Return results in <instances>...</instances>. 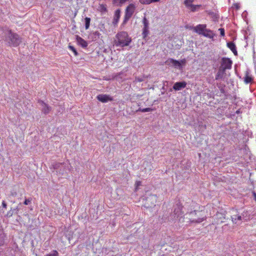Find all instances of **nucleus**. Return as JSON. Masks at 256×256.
Here are the masks:
<instances>
[{
	"label": "nucleus",
	"mask_w": 256,
	"mask_h": 256,
	"mask_svg": "<svg viewBox=\"0 0 256 256\" xmlns=\"http://www.w3.org/2000/svg\"><path fill=\"white\" fill-rule=\"evenodd\" d=\"M186 218L191 223H200L206 218V213L203 207L199 206L198 210H194L186 214Z\"/></svg>",
	"instance_id": "f257e3e1"
},
{
	"label": "nucleus",
	"mask_w": 256,
	"mask_h": 256,
	"mask_svg": "<svg viewBox=\"0 0 256 256\" xmlns=\"http://www.w3.org/2000/svg\"><path fill=\"white\" fill-rule=\"evenodd\" d=\"M131 41V38L126 32H120L116 34L114 43L116 46L124 47L128 46Z\"/></svg>",
	"instance_id": "f03ea898"
},
{
	"label": "nucleus",
	"mask_w": 256,
	"mask_h": 256,
	"mask_svg": "<svg viewBox=\"0 0 256 256\" xmlns=\"http://www.w3.org/2000/svg\"><path fill=\"white\" fill-rule=\"evenodd\" d=\"M4 40L10 46H17L21 42V38L16 33L12 32L11 30H8L5 32Z\"/></svg>",
	"instance_id": "7ed1b4c3"
},
{
	"label": "nucleus",
	"mask_w": 256,
	"mask_h": 256,
	"mask_svg": "<svg viewBox=\"0 0 256 256\" xmlns=\"http://www.w3.org/2000/svg\"><path fill=\"white\" fill-rule=\"evenodd\" d=\"M136 10V6L133 4H130L126 8L122 24L124 25L133 15Z\"/></svg>",
	"instance_id": "20e7f679"
},
{
	"label": "nucleus",
	"mask_w": 256,
	"mask_h": 256,
	"mask_svg": "<svg viewBox=\"0 0 256 256\" xmlns=\"http://www.w3.org/2000/svg\"><path fill=\"white\" fill-rule=\"evenodd\" d=\"M183 206L180 203L177 204L175 206L174 208V217H176L178 218H179V220H181V218L182 220L184 219L183 218L184 212L182 211ZM183 222V220H182Z\"/></svg>",
	"instance_id": "39448f33"
},
{
	"label": "nucleus",
	"mask_w": 256,
	"mask_h": 256,
	"mask_svg": "<svg viewBox=\"0 0 256 256\" xmlns=\"http://www.w3.org/2000/svg\"><path fill=\"white\" fill-rule=\"evenodd\" d=\"M195 0H184V4L185 6L189 9L192 12L198 11V8L201 6L200 4H193L192 2Z\"/></svg>",
	"instance_id": "423d86ee"
},
{
	"label": "nucleus",
	"mask_w": 256,
	"mask_h": 256,
	"mask_svg": "<svg viewBox=\"0 0 256 256\" xmlns=\"http://www.w3.org/2000/svg\"><path fill=\"white\" fill-rule=\"evenodd\" d=\"M167 62L168 64H172L176 68H180L182 66H184L186 64V60L182 59L180 60H177L172 58H170L168 60Z\"/></svg>",
	"instance_id": "0eeeda50"
},
{
	"label": "nucleus",
	"mask_w": 256,
	"mask_h": 256,
	"mask_svg": "<svg viewBox=\"0 0 256 256\" xmlns=\"http://www.w3.org/2000/svg\"><path fill=\"white\" fill-rule=\"evenodd\" d=\"M142 24L144 28H142V36L143 38L145 39L149 34V22L145 16L143 18Z\"/></svg>",
	"instance_id": "6e6552de"
},
{
	"label": "nucleus",
	"mask_w": 256,
	"mask_h": 256,
	"mask_svg": "<svg viewBox=\"0 0 256 256\" xmlns=\"http://www.w3.org/2000/svg\"><path fill=\"white\" fill-rule=\"evenodd\" d=\"M232 64V61L229 58H222L220 68L226 70L227 69H230Z\"/></svg>",
	"instance_id": "1a4fd4ad"
},
{
	"label": "nucleus",
	"mask_w": 256,
	"mask_h": 256,
	"mask_svg": "<svg viewBox=\"0 0 256 256\" xmlns=\"http://www.w3.org/2000/svg\"><path fill=\"white\" fill-rule=\"evenodd\" d=\"M97 99L102 102H106L108 101H112L113 98L107 94H99L96 97Z\"/></svg>",
	"instance_id": "9d476101"
},
{
	"label": "nucleus",
	"mask_w": 256,
	"mask_h": 256,
	"mask_svg": "<svg viewBox=\"0 0 256 256\" xmlns=\"http://www.w3.org/2000/svg\"><path fill=\"white\" fill-rule=\"evenodd\" d=\"M206 24H198L196 26L194 27V30L199 34L202 35L206 30Z\"/></svg>",
	"instance_id": "9b49d317"
},
{
	"label": "nucleus",
	"mask_w": 256,
	"mask_h": 256,
	"mask_svg": "<svg viewBox=\"0 0 256 256\" xmlns=\"http://www.w3.org/2000/svg\"><path fill=\"white\" fill-rule=\"evenodd\" d=\"M186 82H176L173 86V88L175 90H180L186 87Z\"/></svg>",
	"instance_id": "f8f14e48"
},
{
	"label": "nucleus",
	"mask_w": 256,
	"mask_h": 256,
	"mask_svg": "<svg viewBox=\"0 0 256 256\" xmlns=\"http://www.w3.org/2000/svg\"><path fill=\"white\" fill-rule=\"evenodd\" d=\"M216 223L220 224L224 222L226 220V216L221 212H218L216 214Z\"/></svg>",
	"instance_id": "ddd939ff"
},
{
	"label": "nucleus",
	"mask_w": 256,
	"mask_h": 256,
	"mask_svg": "<svg viewBox=\"0 0 256 256\" xmlns=\"http://www.w3.org/2000/svg\"><path fill=\"white\" fill-rule=\"evenodd\" d=\"M76 40L78 44L82 48H86L88 46V44L87 42L78 36H76Z\"/></svg>",
	"instance_id": "4468645a"
},
{
	"label": "nucleus",
	"mask_w": 256,
	"mask_h": 256,
	"mask_svg": "<svg viewBox=\"0 0 256 256\" xmlns=\"http://www.w3.org/2000/svg\"><path fill=\"white\" fill-rule=\"evenodd\" d=\"M120 16V10H117L114 13V16L113 20V24L114 25L117 24L118 22Z\"/></svg>",
	"instance_id": "2eb2a0df"
},
{
	"label": "nucleus",
	"mask_w": 256,
	"mask_h": 256,
	"mask_svg": "<svg viewBox=\"0 0 256 256\" xmlns=\"http://www.w3.org/2000/svg\"><path fill=\"white\" fill-rule=\"evenodd\" d=\"M228 47L232 52L235 56L238 55V52L236 49V46L232 42H230L227 43Z\"/></svg>",
	"instance_id": "dca6fc26"
},
{
	"label": "nucleus",
	"mask_w": 256,
	"mask_h": 256,
	"mask_svg": "<svg viewBox=\"0 0 256 256\" xmlns=\"http://www.w3.org/2000/svg\"><path fill=\"white\" fill-rule=\"evenodd\" d=\"M204 36L210 38H213L214 36H215L213 32L210 30L206 29L204 32V33L202 34Z\"/></svg>",
	"instance_id": "f3484780"
},
{
	"label": "nucleus",
	"mask_w": 256,
	"mask_h": 256,
	"mask_svg": "<svg viewBox=\"0 0 256 256\" xmlns=\"http://www.w3.org/2000/svg\"><path fill=\"white\" fill-rule=\"evenodd\" d=\"M225 71L226 70H224V69L220 68L218 72L216 75V80H218V79L222 78L223 77L224 74H225Z\"/></svg>",
	"instance_id": "a211bd4d"
},
{
	"label": "nucleus",
	"mask_w": 256,
	"mask_h": 256,
	"mask_svg": "<svg viewBox=\"0 0 256 256\" xmlns=\"http://www.w3.org/2000/svg\"><path fill=\"white\" fill-rule=\"evenodd\" d=\"M41 102L43 106L42 112L46 114H48L50 111V108L43 102Z\"/></svg>",
	"instance_id": "6ab92c4d"
},
{
	"label": "nucleus",
	"mask_w": 256,
	"mask_h": 256,
	"mask_svg": "<svg viewBox=\"0 0 256 256\" xmlns=\"http://www.w3.org/2000/svg\"><path fill=\"white\" fill-rule=\"evenodd\" d=\"M252 78L249 74L248 72H246L245 74V76L244 77V82L246 84H249L252 82Z\"/></svg>",
	"instance_id": "aec40b11"
},
{
	"label": "nucleus",
	"mask_w": 256,
	"mask_h": 256,
	"mask_svg": "<svg viewBox=\"0 0 256 256\" xmlns=\"http://www.w3.org/2000/svg\"><path fill=\"white\" fill-rule=\"evenodd\" d=\"M98 10L101 12H105L107 11L106 6L104 4H100Z\"/></svg>",
	"instance_id": "412c9836"
},
{
	"label": "nucleus",
	"mask_w": 256,
	"mask_h": 256,
	"mask_svg": "<svg viewBox=\"0 0 256 256\" xmlns=\"http://www.w3.org/2000/svg\"><path fill=\"white\" fill-rule=\"evenodd\" d=\"M139 1L142 4H149L152 2H158V0H139Z\"/></svg>",
	"instance_id": "4be33fe9"
},
{
	"label": "nucleus",
	"mask_w": 256,
	"mask_h": 256,
	"mask_svg": "<svg viewBox=\"0 0 256 256\" xmlns=\"http://www.w3.org/2000/svg\"><path fill=\"white\" fill-rule=\"evenodd\" d=\"M85 20V28L86 30H88L90 28V18L86 17L84 18Z\"/></svg>",
	"instance_id": "5701e85b"
},
{
	"label": "nucleus",
	"mask_w": 256,
	"mask_h": 256,
	"mask_svg": "<svg viewBox=\"0 0 256 256\" xmlns=\"http://www.w3.org/2000/svg\"><path fill=\"white\" fill-rule=\"evenodd\" d=\"M232 218L234 222L236 223L237 220H242V217L240 216H234L232 217Z\"/></svg>",
	"instance_id": "b1692460"
},
{
	"label": "nucleus",
	"mask_w": 256,
	"mask_h": 256,
	"mask_svg": "<svg viewBox=\"0 0 256 256\" xmlns=\"http://www.w3.org/2000/svg\"><path fill=\"white\" fill-rule=\"evenodd\" d=\"M68 48L70 50H72L74 52V55L75 56H77L78 55V52L77 50L73 46L71 45H68Z\"/></svg>",
	"instance_id": "393cba45"
},
{
	"label": "nucleus",
	"mask_w": 256,
	"mask_h": 256,
	"mask_svg": "<svg viewBox=\"0 0 256 256\" xmlns=\"http://www.w3.org/2000/svg\"><path fill=\"white\" fill-rule=\"evenodd\" d=\"M152 108H144L142 109L140 108L138 110V111H140L143 112H152Z\"/></svg>",
	"instance_id": "a878e982"
},
{
	"label": "nucleus",
	"mask_w": 256,
	"mask_h": 256,
	"mask_svg": "<svg viewBox=\"0 0 256 256\" xmlns=\"http://www.w3.org/2000/svg\"><path fill=\"white\" fill-rule=\"evenodd\" d=\"M141 185V182L140 181H136L135 184L136 190V191L138 188Z\"/></svg>",
	"instance_id": "bb28decb"
},
{
	"label": "nucleus",
	"mask_w": 256,
	"mask_h": 256,
	"mask_svg": "<svg viewBox=\"0 0 256 256\" xmlns=\"http://www.w3.org/2000/svg\"><path fill=\"white\" fill-rule=\"evenodd\" d=\"M218 30L220 32V35L222 36H224V28H220L218 29Z\"/></svg>",
	"instance_id": "cd10ccee"
},
{
	"label": "nucleus",
	"mask_w": 256,
	"mask_h": 256,
	"mask_svg": "<svg viewBox=\"0 0 256 256\" xmlns=\"http://www.w3.org/2000/svg\"><path fill=\"white\" fill-rule=\"evenodd\" d=\"M31 202V199H26L24 204L25 205H28Z\"/></svg>",
	"instance_id": "c85d7f7f"
},
{
	"label": "nucleus",
	"mask_w": 256,
	"mask_h": 256,
	"mask_svg": "<svg viewBox=\"0 0 256 256\" xmlns=\"http://www.w3.org/2000/svg\"><path fill=\"white\" fill-rule=\"evenodd\" d=\"M94 34L96 36H99L100 35V33L98 31H96L94 33Z\"/></svg>",
	"instance_id": "c756f323"
},
{
	"label": "nucleus",
	"mask_w": 256,
	"mask_h": 256,
	"mask_svg": "<svg viewBox=\"0 0 256 256\" xmlns=\"http://www.w3.org/2000/svg\"><path fill=\"white\" fill-rule=\"evenodd\" d=\"M2 206H3L4 208H6V206H7V205H6V202H5L4 201H3V202H2Z\"/></svg>",
	"instance_id": "7c9ffc66"
},
{
	"label": "nucleus",
	"mask_w": 256,
	"mask_h": 256,
	"mask_svg": "<svg viewBox=\"0 0 256 256\" xmlns=\"http://www.w3.org/2000/svg\"><path fill=\"white\" fill-rule=\"evenodd\" d=\"M253 196H254V200H256V193L255 192H253Z\"/></svg>",
	"instance_id": "2f4dec72"
},
{
	"label": "nucleus",
	"mask_w": 256,
	"mask_h": 256,
	"mask_svg": "<svg viewBox=\"0 0 256 256\" xmlns=\"http://www.w3.org/2000/svg\"><path fill=\"white\" fill-rule=\"evenodd\" d=\"M190 205H191V204H192V206H193V204H194V203L193 202H192V201H191V200H190Z\"/></svg>",
	"instance_id": "473e14b6"
},
{
	"label": "nucleus",
	"mask_w": 256,
	"mask_h": 256,
	"mask_svg": "<svg viewBox=\"0 0 256 256\" xmlns=\"http://www.w3.org/2000/svg\"><path fill=\"white\" fill-rule=\"evenodd\" d=\"M154 202H156V196H154Z\"/></svg>",
	"instance_id": "72a5a7b5"
},
{
	"label": "nucleus",
	"mask_w": 256,
	"mask_h": 256,
	"mask_svg": "<svg viewBox=\"0 0 256 256\" xmlns=\"http://www.w3.org/2000/svg\"><path fill=\"white\" fill-rule=\"evenodd\" d=\"M138 81H139V82H141V81H142V80H141L140 79H139V80H138Z\"/></svg>",
	"instance_id": "f704fd0d"
}]
</instances>
